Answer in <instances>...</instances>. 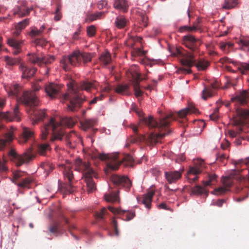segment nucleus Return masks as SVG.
<instances>
[{
  "label": "nucleus",
  "mask_w": 249,
  "mask_h": 249,
  "mask_svg": "<svg viewBox=\"0 0 249 249\" xmlns=\"http://www.w3.org/2000/svg\"><path fill=\"white\" fill-rule=\"evenodd\" d=\"M67 86L68 89L67 92L61 95L59 94L61 87L56 84H47L45 86V91L47 95L52 99L60 97L64 101L68 102V109L72 112L78 110L85 100V96L81 94L80 91L85 90L89 91L95 87L94 83L90 81H83L77 83L72 79H71Z\"/></svg>",
  "instance_id": "nucleus-1"
},
{
  "label": "nucleus",
  "mask_w": 249,
  "mask_h": 249,
  "mask_svg": "<svg viewBox=\"0 0 249 249\" xmlns=\"http://www.w3.org/2000/svg\"><path fill=\"white\" fill-rule=\"evenodd\" d=\"M173 119H175V117L173 114L160 118L158 122L154 120L152 116L148 117H141L140 119L141 123L145 124L149 128H156L158 129L160 132L151 133L146 138L144 135L138 134V126L133 125L131 128L135 133V136L127 139L125 147H128L130 143L137 142H144L150 145L156 144L165 135H168L171 132V130L168 128V126L171 120Z\"/></svg>",
  "instance_id": "nucleus-2"
},
{
  "label": "nucleus",
  "mask_w": 249,
  "mask_h": 249,
  "mask_svg": "<svg viewBox=\"0 0 249 249\" xmlns=\"http://www.w3.org/2000/svg\"><path fill=\"white\" fill-rule=\"evenodd\" d=\"M75 124V121L71 117H65L63 119L62 123L56 122L53 118H51L50 121L44 125L41 130V138L46 139L47 135L51 133L52 136L51 140L53 142L55 140L61 141L64 135L62 129V124H65L71 127Z\"/></svg>",
  "instance_id": "nucleus-3"
},
{
  "label": "nucleus",
  "mask_w": 249,
  "mask_h": 249,
  "mask_svg": "<svg viewBox=\"0 0 249 249\" xmlns=\"http://www.w3.org/2000/svg\"><path fill=\"white\" fill-rule=\"evenodd\" d=\"M176 53L179 57H181L180 61L183 67H180L178 71L182 73H192L190 68L193 66H195L198 71H204L209 65L208 61L202 59L196 61L193 53H188L182 49L177 48Z\"/></svg>",
  "instance_id": "nucleus-4"
},
{
  "label": "nucleus",
  "mask_w": 249,
  "mask_h": 249,
  "mask_svg": "<svg viewBox=\"0 0 249 249\" xmlns=\"http://www.w3.org/2000/svg\"><path fill=\"white\" fill-rule=\"evenodd\" d=\"M92 159H99L101 160H108L107 167L110 170H117L122 163H124L125 166L131 165L134 161L133 157L129 154H123L120 156L118 153L113 154L111 156L100 153L97 151H93L91 154Z\"/></svg>",
  "instance_id": "nucleus-5"
},
{
  "label": "nucleus",
  "mask_w": 249,
  "mask_h": 249,
  "mask_svg": "<svg viewBox=\"0 0 249 249\" xmlns=\"http://www.w3.org/2000/svg\"><path fill=\"white\" fill-rule=\"evenodd\" d=\"M75 170L82 174V179L86 183L88 193H93L96 190V186L93 178H96V173L91 167L88 162L83 161L80 159H77L74 162Z\"/></svg>",
  "instance_id": "nucleus-6"
},
{
  "label": "nucleus",
  "mask_w": 249,
  "mask_h": 249,
  "mask_svg": "<svg viewBox=\"0 0 249 249\" xmlns=\"http://www.w3.org/2000/svg\"><path fill=\"white\" fill-rule=\"evenodd\" d=\"M92 58L90 53L75 51L68 57H64L61 61V64L63 68L67 71L70 69L68 64L76 66L81 65L82 63L85 66L91 61Z\"/></svg>",
  "instance_id": "nucleus-7"
},
{
  "label": "nucleus",
  "mask_w": 249,
  "mask_h": 249,
  "mask_svg": "<svg viewBox=\"0 0 249 249\" xmlns=\"http://www.w3.org/2000/svg\"><path fill=\"white\" fill-rule=\"evenodd\" d=\"M126 74L128 78L131 79L135 95L137 97L142 96L143 92L141 89L140 83L141 81L147 78V74H143V77L141 78V73L139 71V69L136 65L131 66L126 71Z\"/></svg>",
  "instance_id": "nucleus-8"
},
{
  "label": "nucleus",
  "mask_w": 249,
  "mask_h": 249,
  "mask_svg": "<svg viewBox=\"0 0 249 249\" xmlns=\"http://www.w3.org/2000/svg\"><path fill=\"white\" fill-rule=\"evenodd\" d=\"M41 87L35 84L33 86L32 91H27L23 93L22 97L20 98L21 102L26 107L32 108L37 106L39 104V100L35 93L36 91H38Z\"/></svg>",
  "instance_id": "nucleus-9"
},
{
  "label": "nucleus",
  "mask_w": 249,
  "mask_h": 249,
  "mask_svg": "<svg viewBox=\"0 0 249 249\" xmlns=\"http://www.w3.org/2000/svg\"><path fill=\"white\" fill-rule=\"evenodd\" d=\"M8 155L11 160L18 167L29 162L34 157L31 149H28L22 155H19L17 153L15 149H12L9 152Z\"/></svg>",
  "instance_id": "nucleus-10"
},
{
  "label": "nucleus",
  "mask_w": 249,
  "mask_h": 249,
  "mask_svg": "<svg viewBox=\"0 0 249 249\" xmlns=\"http://www.w3.org/2000/svg\"><path fill=\"white\" fill-rule=\"evenodd\" d=\"M63 173L65 179H67L68 182L62 184L60 186V189L65 193H72L75 190V187L72 183L73 174L70 165L64 166Z\"/></svg>",
  "instance_id": "nucleus-11"
},
{
  "label": "nucleus",
  "mask_w": 249,
  "mask_h": 249,
  "mask_svg": "<svg viewBox=\"0 0 249 249\" xmlns=\"http://www.w3.org/2000/svg\"><path fill=\"white\" fill-rule=\"evenodd\" d=\"M29 61L34 64H36L39 66H42L43 65L49 64L54 61L55 58L53 55H47L43 54L33 53H29Z\"/></svg>",
  "instance_id": "nucleus-12"
},
{
  "label": "nucleus",
  "mask_w": 249,
  "mask_h": 249,
  "mask_svg": "<svg viewBox=\"0 0 249 249\" xmlns=\"http://www.w3.org/2000/svg\"><path fill=\"white\" fill-rule=\"evenodd\" d=\"M183 44L192 52L198 51L201 41L199 39L196 38L194 36L188 35L183 37Z\"/></svg>",
  "instance_id": "nucleus-13"
},
{
  "label": "nucleus",
  "mask_w": 249,
  "mask_h": 249,
  "mask_svg": "<svg viewBox=\"0 0 249 249\" xmlns=\"http://www.w3.org/2000/svg\"><path fill=\"white\" fill-rule=\"evenodd\" d=\"M203 161L200 162L199 165L196 164L190 167L187 172V178L190 183L195 182L198 178V176L203 171Z\"/></svg>",
  "instance_id": "nucleus-14"
},
{
  "label": "nucleus",
  "mask_w": 249,
  "mask_h": 249,
  "mask_svg": "<svg viewBox=\"0 0 249 249\" xmlns=\"http://www.w3.org/2000/svg\"><path fill=\"white\" fill-rule=\"evenodd\" d=\"M112 182L118 186H122L126 188L128 190H130L132 182L130 179L125 176H120L116 175H113L110 177Z\"/></svg>",
  "instance_id": "nucleus-15"
},
{
  "label": "nucleus",
  "mask_w": 249,
  "mask_h": 249,
  "mask_svg": "<svg viewBox=\"0 0 249 249\" xmlns=\"http://www.w3.org/2000/svg\"><path fill=\"white\" fill-rule=\"evenodd\" d=\"M0 118L8 121H19L20 118L18 105L16 106L12 112H0Z\"/></svg>",
  "instance_id": "nucleus-16"
},
{
  "label": "nucleus",
  "mask_w": 249,
  "mask_h": 249,
  "mask_svg": "<svg viewBox=\"0 0 249 249\" xmlns=\"http://www.w3.org/2000/svg\"><path fill=\"white\" fill-rule=\"evenodd\" d=\"M108 209L114 214L123 216V219L126 221L131 220L135 216L134 212L122 210L120 208H116L112 206H108Z\"/></svg>",
  "instance_id": "nucleus-17"
},
{
  "label": "nucleus",
  "mask_w": 249,
  "mask_h": 249,
  "mask_svg": "<svg viewBox=\"0 0 249 249\" xmlns=\"http://www.w3.org/2000/svg\"><path fill=\"white\" fill-rule=\"evenodd\" d=\"M165 178L170 184L176 183L182 177V172L179 171H171L165 172Z\"/></svg>",
  "instance_id": "nucleus-18"
},
{
  "label": "nucleus",
  "mask_w": 249,
  "mask_h": 249,
  "mask_svg": "<svg viewBox=\"0 0 249 249\" xmlns=\"http://www.w3.org/2000/svg\"><path fill=\"white\" fill-rule=\"evenodd\" d=\"M8 45L13 48V53L17 55L21 52V46L23 45V41H18L13 38H9L7 39Z\"/></svg>",
  "instance_id": "nucleus-19"
},
{
  "label": "nucleus",
  "mask_w": 249,
  "mask_h": 249,
  "mask_svg": "<svg viewBox=\"0 0 249 249\" xmlns=\"http://www.w3.org/2000/svg\"><path fill=\"white\" fill-rule=\"evenodd\" d=\"M30 112L31 115H32V113L33 114V116L31 117L33 124H35L38 122L43 120L46 116L45 110L44 109L31 110Z\"/></svg>",
  "instance_id": "nucleus-20"
},
{
  "label": "nucleus",
  "mask_w": 249,
  "mask_h": 249,
  "mask_svg": "<svg viewBox=\"0 0 249 249\" xmlns=\"http://www.w3.org/2000/svg\"><path fill=\"white\" fill-rule=\"evenodd\" d=\"M219 87V83L216 81L212 83L211 87H205L202 92V98L204 100H206L208 98L212 96L213 94V89H216Z\"/></svg>",
  "instance_id": "nucleus-21"
},
{
  "label": "nucleus",
  "mask_w": 249,
  "mask_h": 249,
  "mask_svg": "<svg viewBox=\"0 0 249 249\" xmlns=\"http://www.w3.org/2000/svg\"><path fill=\"white\" fill-rule=\"evenodd\" d=\"M19 69L22 73V77L26 79L30 78L34 76L37 71L36 68H30L25 66L23 64H20Z\"/></svg>",
  "instance_id": "nucleus-22"
},
{
  "label": "nucleus",
  "mask_w": 249,
  "mask_h": 249,
  "mask_svg": "<svg viewBox=\"0 0 249 249\" xmlns=\"http://www.w3.org/2000/svg\"><path fill=\"white\" fill-rule=\"evenodd\" d=\"M113 7L124 13L128 11L129 5L126 0H114Z\"/></svg>",
  "instance_id": "nucleus-23"
},
{
  "label": "nucleus",
  "mask_w": 249,
  "mask_h": 249,
  "mask_svg": "<svg viewBox=\"0 0 249 249\" xmlns=\"http://www.w3.org/2000/svg\"><path fill=\"white\" fill-rule=\"evenodd\" d=\"M198 112V109L194 105H190L188 107L179 111L178 113V116L180 118H183L189 113L197 114Z\"/></svg>",
  "instance_id": "nucleus-24"
},
{
  "label": "nucleus",
  "mask_w": 249,
  "mask_h": 249,
  "mask_svg": "<svg viewBox=\"0 0 249 249\" xmlns=\"http://www.w3.org/2000/svg\"><path fill=\"white\" fill-rule=\"evenodd\" d=\"M33 8H26L24 5L17 6L14 9V15H18L19 17H23L29 15Z\"/></svg>",
  "instance_id": "nucleus-25"
},
{
  "label": "nucleus",
  "mask_w": 249,
  "mask_h": 249,
  "mask_svg": "<svg viewBox=\"0 0 249 249\" xmlns=\"http://www.w3.org/2000/svg\"><path fill=\"white\" fill-rule=\"evenodd\" d=\"M34 133L31 129L27 127H24L19 142L20 143L26 142L30 138L32 137Z\"/></svg>",
  "instance_id": "nucleus-26"
},
{
  "label": "nucleus",
  "mask_w": 249,
  "mask_h": 249,
  "mask_svg": "<svg viewBox=\"0 0 249 249\" xmlns=\"http://www.w3.org/2000/svg\"><path fill=\"white\" fill-rule=\"evenodd\" d=\"M129 21L124 16L119 15L116 17L115 21V26L119 29L124 28Z\"/></svg>",
  "instance_id": "nucleus-27"
},
{
  "label": "nucleus",
  "mask_w": 249,
  "mask_h": 249,
  "mask_svg": "<svg viewBox=\"0 0 249 249\" xmlns=\"http://www.w3.org/2000/svg\"><path fill=\"white\" fill-rule=\"evenodd\" d=\"M97 124V120L95 119H86L81 121V124L83 129L85 131L91 128Z\"/></svg>",
  "instance_id": "nucleus-28"
},
{
  "label": "nucleus",
  "mask_w": 249,
  "mask_h": 249,
  "mask_svg": "<svg viewBox=\"0 0 249 249\" xmlns=\"http://www.w3.org/2000/svg\"><path fill=\"white\" fill-rule=\"evenodd\" d=\"M154 193V191L150 190L146 194L143 195L142 203L148 209L151 208V203Z\"/></svg>",
  "instance_id": "nucleus-29"
},
{
  "label": "nucleus",
  "mask_w": 249,
  "mask_h": 249,
  "mask_svg": "<svg viewBox=\"0 0 249 249\" xmlns=\"http://www.w3.org/2000/svg\"><path fill=\"white\" fill-rule=\"evenodd\" d=\"M5 140L0 139V150H2L6 145L7 142L12 141L13 138V133L12 131H9L5 134Z\"/></svg>",
  "instance_id": "nucleus-30"
},
{
  "label": "nucleus",
  "mask_w": 249,
  "mask_h": 249,
  "mask_svg": "<svg viewBox=\"0 0 249 249\" xmlns=\"http://www.w3.org/2000/svg\"><path fill=\"white\" fill-rule=\"evenodd\" d=\"M249 98V93L247 90H243L236 97L237 101L240 104L243 105L247 103V100Z\"/></svg>",
  "instance_id": "nucleus-31"
},
{
  "label": "nucleus",
  "mask_w": 249,
  "mask_h": 249,
  "mask_svg": "<svg viewBox=\"0 0 249 249\" xmlns=\"http://www.w3.org/2000/svg\"><path fill=\"white\" fill-rule=\"evenodd\" d=\"M99 60L102 64L106 66L111 61V55L108 52L103 53L100 55Z\"/></svg>",
  "instance_id": "nucleus-32"
},
{
  "label": "nucleus",
  "mask_w": 249,
  "mask_h": 249,
  "mask_svg": "<svg viewBox=\"0 0 249 249\" xmlns=\"http://www.w3.org/2000/svg\"><path fill=\"white\" fill-rule=\"evenodd\" d=\"M208 180L203 181V184L205 186H211L217 181V176L215 174H208Z\"/></svg>",
  "instance_id": "nucleus-33"
},
{
  "label": "nucleus",
  "mask_w": 249,
  "mask_h": 249,
  "mask_svg": "<svg viewBox=\"0 0 249 249\" xmlns=\"http://www.w3.org/2000/svg\"><path fill=\"white\" fill-rule=\"evenodd\" d=\"M205 193H207L205 189L200 185H196L191 188V194L199 195Z\"/></svg>",
  "instance_id": "nucleus-34"
},
{
  "label": "nucleus",
  "mask_w": 249,
  "mask_h": 249,
  "mask_svg": "<svg viewBox=\"0 0 249 249\" xmlns=\"http://www.w3.org/2000/svg\"><path fill=\"white\" fill-rule=\"evenodd\" d=\"M129 88V85L128 84H119L116 86L115 91L118 94H124L127 91Z\"/></svg>",
  "instance_id": "nucleus-35"
},
{
  "label": "nucleus",
  "mask_w": 249,
  "mask_h": 249,
  "mask_svg": "<svg viewBox=\"0 0 249 249\" xmlns=\"http://www.w3.org/2000/svg\"><path fill=\"white\" fill-rule=\"evenodd\" d=\"M105 200L109 202H115L118 200V196L117 193L115 192L111 193L109 194H105L104 196Z\"/></svg>",
  "instance_id": "nucleus-36"
},
{
  "label": "nucleus",
  "mask_w": 249,
  "mask_h": 249,
  "mask_svg": "<svg viewBox=\"0 0 249 249\" xmlns=\"http://www.w3.org/2000/svg\"><path fill=\"white\" fill-rule=\"evenodd\" d=\"M4 60L6 65L9 66H13L18 64L19 63L20 59L19 58H12L6 56L4 57Z\"/></svg>",
  "instance_id": "nucleus-37"
},
{
  "label": "nucleus",
  "mask_w": 249,
  "mask_h": 249,
  "mask_svg": "<svg viewBox=\"0 0 249 249\" xmlns=\"http://www.w3.org/2000/svg\"><path fill=\"white\" fill-rule=\"evenodd\" d=\"M108 214L107 209L104 207L100 211L97 212L95 214V218L99 220H104L106 215Z\"/></svg>",
  "instance_id": "nucleus-38"
},
{
  "label": "nucleus",
  "mask_w": 249,
  "mask_h": 249,
  "mask_svg": "<svg viewBox=\"0 0 249 249\" xmlns=\"http://www.w3.org/2000/svg\"><path fill=\"white\" fill-rule=\"evenodd\" d=\"M20 89V88L18 85H15L11 88L10 92L11 94L16 96L18 102L23 104L20 100L22 96L20 97H18Z\"/></svg>",
  "instance_id": "nucleus-39"
},
{
  "label": "nucleus",
  "mask_w": 249,
  "mask_h": 249,
  "mask_svg": "<svg viewBox=\"0 0 249 249\" xmlns=\"http://www.w3.org/2000/svg\"><path fill=\"white\" fill-rule=\"evenodd\" d=\"M237 4V0H225L223 8L230 9L233 8Z\"/></svg>",
  "instance_id": "nucleus-40"
},
{
  "label": "nucleus",
  "mask_w": 249,
  "mask_h": 249,
  "mask_svg": "<svg viewBox=\"0 0 249 249\" xmlns=\"http://www.w3.org/2000/svg\"><path fill=\"white\" fill-rule=\"evenodd\" d=\"M32 182V180L28 178L23 179L21 182L17 183V184L18 187L22 188H29L30 185Z\"/></svg>",
  "instance_id": "nucleus-41"
},
{
  "label": "nucleus",
  "mask_w": 249,
  "mask_h": 249,
  "mask_svg": "<svg viewBox=\"0 0 249 249\" xmlns=\"http://www.w3.org/2000/svg\"><path fill=\"white\" fill-rule=\"evenodd\" d=\"M29 18H26L23 20L18 22L15 26V28L20 31L24 29L29 24Z\"/></svg>",
  "instance_id": "nucleus-42"
},
{
  "label": "nucleus",
  "mask_w": 249,
  "mask_h": 249,
  "mask_svg": "<svg viewBox=\"0 0 249 249\" xmlns=\"http://www.w3.org/2000/svg\"><path fill=\"white\" fill-rule=\"evenodd\" d=\"M140 17V24L144 27H147L148 25V18L146 16L145 12H141L139 14Z\"/></svg>",
  "instance_id": "nucleus-43"
},
{
  "label": "nucleus",
  "mask_w": 249,
  "mask_h": 249,
  "mask_svg": "<svg viewBox=\"0 0 249 249\" xmlns=\"http://www.w3.org/2000/svg\"><path fill=\"white\" fill-rule=\"evenodd\" d=\"M59 224L57 222L53 223L49 227V231L51 232L57 234L59 232Z\"/></svg>",
  "instance_id": "nucleus-44"
},
{
  "label": "nucleus",
  "mask_w": 249,
  "mask_h": 249,
  "mask_svg": "<svg viewBox=\"0 0 249 249\" xmlns=\"http://www.w3.org/2000/svg\"><path fill=\"white\" fill-rule=\"evenodd\" d=\"M238 70L242 74H246L247 71H249V64L242 63L238 67Z\"/></svg>",
  "instance_id": "nucleus-45"
},
{
  "label": "nucleus",
  "mask_w": 249,
  "mask_h": 249,
  "mask_svg": "<svg viewBox=\"0 0 249 249\" xmlns=\"http://www.w3.org/2000/svg\"><path fill=\"white\" fill-rule=\"evenodd\" d=\"M104 14V13L102 12H97L95 13L91 14L89 16V19L90 21H92L97 19H99Z\"/></svg>",
  "instance_id": "nucleus-46"
},
{
  "label": "nucleus",
  "mask_w": 249,
  "mask_h": 249,
  "mask_svg": "<svg viewBox=\"0 0 249 249\" xmlns=\"http://www.w3.org/2000/svg\"><path fill=\"white\" fill-rule=\"evenodd\" d=\"M23 172L21 171H14L13 173V179H11V181L14 183L15 184H16L17 182H16V180H18V178H21L23 175Z\"/></svg>",
  "instance_id": "nucleus-47"
},
{
  "label": "nucleus",
  "mask_w": 249,
  "mask_h": 249,
  "mask_svg": "<svg viewBox=\"0 0 249 249\" xmlns=\"http://www.w3.org/2000/svg\"><path fill=\"white\" fill-rule=\"evenodd\" d=\"M196 27H191L189 26H183L179 27L178 29V31L180 33L188 32H194V29H196Z\"/></svg>",
  "instance_id": "nucleus-48"
},
{
  "label": "nucleus",
  "mask_w": 249,
  "mask_h": 249,
  "mask_svg": "<svg viewBox=\"0 0 249 249\" xmlns=\"http://www.w3.org/2000/svg\"><path fill=\"white\" fill-rule=\"evenodd\" d=\"M61 9V5L59 4H57L56 9L55 11V15L54 17V19L56 21H59L61 18L62 14L60 12Z\"/></svg>",
  "instance_id": "nucleus-49"
},
{
  "label": "nucleus",
  "mask_w": 249,
  "mask_h": 249,
  "mask_svg": "<svg viewBox=\"0 0 249 249\" xmlns=\"http://www.w3.org/2000/svg\"><path fill=\"white\" fill-rule=\"evenodd\" d=\"M49 149V145L48 143H43L38 146V152L40 154L43 155L46 151Z\"/></svg>",
  "instance_id": "nucleus-50"
},
{
  "label": "nucleus",
  "mask_w": 249,
  "mask_h": 249,
  "mask_svg": "<svg viewBox=\"0 0 249 249\" xmlns=\"http://www.w3.org/2000/svg\"><path fill=\"white\" fill-rule=\"evenodd\" d=\"M238 114L243 119H247L249 118V110L247 109H241L238 111Z\"/></svg>",
  "instance_id": "nucleus-51"
},
{
  "label": "nucleus",
  "mask_w": 249,
  "mask_h": 249,
  "mask_svg": "<svg viewBox=\"0 0 249 249\" xmlns=\"http://www.w3.org/2000/svg\"><path fill=\"white\" fill-rule=\"evenodd\" d=\"M222 184L229 190V188L232 185V181L229 178L226 177L223 179Z\"/></svg>",
  "instance_id": "nucleus-52"
},
{
  "label": "nucleus",
  "mask_w": 249,
  "mask_h": 249,
  "mask_svg": "<svg viewBox=\"0 0 249 249\" xmlns=\"http://www.w3.org/2000/svg\"><path fill=\"white\" fill-rule=\"evenodd\" d=\"M87 35L91 37L94 36L96 33L95 27L94 25H90L88 27L87 30Z\"/></svg>",
  "instance_id": "nucleus-53"
},
{
  "label": "nucleus",
  "mask_w": 249,
  "mask_h": 249,
  "mask_svg": "<svg viewBox=\"0 0 249 249\" xmlns=\"http://www.w3.org/2000/svg\"><path fill=\"white\" fill-rule=\"evenodd\" d=\"M41 35L39 30L36 27H33L30 32V36L32 37L39 36Z\"/></svg>",
  "instance_id": "nucleus-54"
},
{
  "label": "nucleus",
  "mask_w": 249,
  "mask_h": 249,
  "mask_svg": "<svg viewBox=\"0 0 249 249\" xmlns=\"http://www.w3.org/2000/svg\"><path fill=\"white\" fill-rule=\"evenodd\" d=\"M238 44L242 47H247L249 50V39L247 38H242L238 42Z\"/></svg>",
  "instance_id": "nucleus-55"
},
{
  "label": "nucleus",
  "mask_w": 249,
  "mask_h": 249,
  "mask_svg": "<svg viewBox=\"0 0 249 249\" xmlns=\"http://www.w3.org/2000/svg\"><path fill=\"white\" fill-rule=\"evenodd\" d=\"M35 43L37 46L43 47L46 45L47 41L43 38H36L35 40Z\"/></svg>",
  "instance_id": "nucleus-56"
},
{
  "label": "nucleus",
  "mask_w": 249,
  "mask_h": 249,
  "mask_svg": "<svg viewBox=\"0 0 249 249\" xmlns=\"http://www.w3.org/2000/svg\"><path fill=\"white\" fill-rule=\"evenodd\" d=\"M111 224L114 229L116 235L118 236L119 232L118 229V224L117 221L115 219H113L111 222Z\"/></svg>",
  "instance_id": "nucleus-57"
},
{
  "label": "nucleus",
  "mask_w": 249,
  "mask_h": 249,
  "mask_svg": "<svg viewBox=\"0 0 249 249\" xmlns=\"http://www.w3.org/2000/svg\"><path fill=\"white\" fill-rule=\"evenodd\" d=\"M227 191H228V190L223 185V186L216 188L214 190V191L218 194H224Z\"/></svg>",
  "instance_id": "nucleus-58"
},
{
  "label": "nucleus",
  "mask_w": 249,
  "mask_h": 249,
  "mask_svg": "<svg viewBox=\"0 0 249 249\" xmlns=\"http://www.w3.org/2000/svg\"><path fill=\"white\" fill-rule=\"evenodd\" d=\"M218 108H216L215 109L214 112L213 114L210 115V118L211 119L216 121L218 118Z\"/></svg>",
  "instance_id": "nucleus-59"
},
{
  "label": "nucleus",
  "mask_w": 249,
  "mask_h": 249,
  "mask_svg": "<svg viewBox=\"0 0 249 249\" xmlns=\"http://www.w3.org/2000/svg\"><path fill=\"white\" fill-rule=\"evenodd\" d=\"M6 160H3V161L0 160V171L6 172L7 170V168L5 165Z\"/></svg>",
  "instance_id": "nucleus-60"
},
{
  "label": "nucleus",
  "mask_w": 249,
  "mask_h": 249,
  "mask_svg": "<svg viewBox=\"0 0 249 249\" xmlns=\"http://www.w3.org/2000/svg\"><path fill=\"white\" fill-rule=\"evenodd\" d=\"M107 1L105 0L99 1L97 4V7L99 9H102L107 5Z\"/></svg>",
  "instance_id": "nucleus-61"
},
{
  "label": "nucleus",
  "mask_w": 249,
  "mask_h": 249,
  "mask_svg": "<svg viewBox=\"0 0 249 249\" xmlns=\"http://www.w3.org/2000/svg\"><path fill=\"white\" fill-rule=\"evenodd\" d=\"M226 158V157L225 154H219L217 156L216 160L219 162H223Z\"/></svg>",
  "instance_id": "nucleus-62"
},
{
  "label": "nucleus",
  "mask_w": 249,
  "mask_h": 249,
  "mask_svg": "<svg viewBox=\"0 0 249 249\" xmlns=\"http://www.w3.org/2000/svg\"><path fill=\"white\" fill-rule=\"evenodd\" d=\"M200 20L197 18V21L193 23V25L192 27L196 26V29H194V31H196L200 29V27L199 26Z\"/></svg>",
  "instance_id": "nucleus-63"
},
{
  "label": "nucleus",
  "mask_w": 249,
  "mask_h": 249,
  "mask_svg": "<svg viewBox=\"0 0 249 249\" xmlns=\"http://www.w3.org/2000/svg\"><path fill=\"white\" fill-rule=\"evenodd\" d=\"M160 30L157 28H154L152 30V33L154 36L158 35L160 33Z\"/></svg>",
  "instance_id": "nucleus-64"
}]
</instances>
